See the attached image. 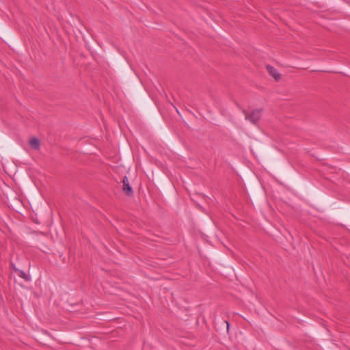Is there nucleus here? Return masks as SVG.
<instances>
[{
	"label": "nucleus",
	"instance_id": "1",
	"mask_svg": "<svg viewBox=\"0 0 350 350\" xmlns=\"http://www.w3.org/2000/svg\"><path fill=\"white\" fill-rule=\"evenodd\" d=\"M262 109H254L251 113H248L246 110H243L245 120L250 121L254 124H256L261 118Z\"/></svg>",
	"mask_w": 350,
	"mask_h": 350
},
{
	"label": "nucleus",
	"instance_id": "2",
	"mask_svg": "<svg viewBox=\"0 0 350 350\" xmlns=\"http://www.w3.org/2000/svg\"><path fill=\"white\" fill-rule=\"evenodd\" d=\"M123 183V191L128 196H131L133 194V189L129 185L128 178L124 176L122 180Z\"/></svg>",
	"mask_w": 350,
	"mask_h": 350
},
{
	"label": "nucleus",
	"instance_id": "3",
	"mask_svg": "<svg viewBox=\"0 0 350 350\" xmlns=\"http://www.w3.org/2000/svg\"><path fill=\"white\" fill-rule=\"evenodd\" d=\"M267 70L269 75L274 78L275 81H279L281 79V75L280 73L278 72L277 70L273 67L272 66L267 65Z\"/></svg>",
	"mask_w": 350,
	"mask_h": 350
},
{
	"label": "nucleus",
	"instance_id": "4",
	"mask_svg": "<svg viewBox=\"0 0 350 350\" xmlns=\"http://www.w3.org/2000/svg\"><path fill=\"white\" fill-rule=\"evenodd\" d=\"M29 145L33 149L38 150L40 148V141L38 139L33 137L29 140Z\"/></svg>",
	"mask_w": 350,
	"mask_h": 350
},
{
	"label": "nucleus",
	"instance_id": "5",
	"mask_svg": "<svg viewBox=\"0 0 350 350\" xmlns=\"http://www.w3.org/2000/svg\"><path fill=\"white\" fill-rule=\"evenodd\" d=\"M18 275L21 278H23L25 279V280H28V277L27 275V274L23 271H21V270H18Z\"/></svg>",
	"mask_w": 350,
	"mask_h": 350
},
{
	"label": "nucleus",
	"instance_id": "6",
	"mask_svg": "<svg viewBox=\"0 0 350 350\" xmlns=\"http://www.w3.org/2000/svg\"><path fill=\"white\" fill-rule=\"evenodd\" d=\"M11 267L13 268V269L15 271H18V270L15 267L13 263H11Z\"/></svg>",
	"mask_w": 350,
	"mask_h": 350
}]
</instances>
